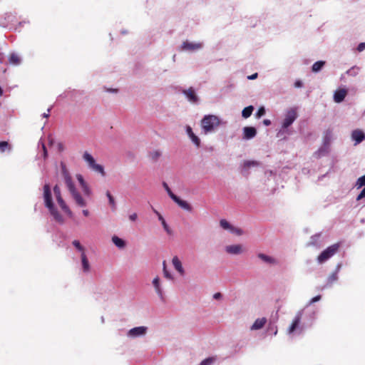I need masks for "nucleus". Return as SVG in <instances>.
Instances as JSON below:
<instances>
[{"label":"nucleus","mask_w":365,"mask_h":365,"mask_svg":"<svg viewBox=\"0 0 365 365\" xmlns=\"http://www.w3.org/2000/svg\"><path fill=\"white\" fill-rule=\"evenodd\" d=\"M61 171L66 187L68 190L69 193L76 205L80 207H86L88 205V202L80 193V192L76 189L71 174L67 169L66 165L63 163H61Z\"/></svg>","instance_id":"obj_1"},{"label":"nucleus","mask_w":365,"mask_h":365,"mask_svg":"<svg viewBox=\"0 0 365 365\" xmlns=\"http://www.w3.org/2000/svg\"><path fill=\"white\" fill-rule=\"evenodd\" d=\"M43 201L45 207L48 210L50 215L53 217V220L59 223H64L63 217L58 212L57 209L56 208L52 198V193L51 190L50 185L48 184H45L43 186Z\"/></svg>","instance_id":"obj_2"},{"label":"nucleus","mask_w":365,"mask_h":365,"mask_svg":"<svg viewBox=\"0 0 365 365\" xmlns=\"http://www.w3.org/2000/svg\"><path fill=\"white\" fill-rule=\"evenodd\" d=\"M221 119L215 115H205L200 122L202 130L207 135L215 131L221 125Z\"/></svg>","instance_id":"obj_3"},{"label":"nucleus","mask_w":365,"mask_h":365,"mask_svg":"<svg viewBox=\"0 0 365 365\" xmlns=\"http://www.w3.org/2000/svg\"><path fill=\"white\" fill-rule=\"evenodd\" d=\"M83 159L86 163L89 169L101 174V176L103 177L106 176V173L103 166L96 163L94 158L88 152H84V153L83 154Z\"/></svg>","instance_id":"obj_4"},{"label":"nucleus","mask_w":365,"mask_h":365,"mask_svg":"<svg viewBox=\"0 0 365 365\" xmlns=\"http://www.w3.org/2000/svg\"><path fill=\"white\" fill-rule=\"evenodd\" d=\"M303 316V310L299 311L292 320V324L287 329V334L294 336L295 334L299 335L303 331L302 327H300V322Z\"/></svg>","instance_id":"obj_5"},{"label":"nucleus","mask_w":365,"mask_h":365,"mask_svg":"<svg viewBox=\"0 0 365 365\" xmlns=\"http://www.w3.org/2000/svg\"><path fill=\"white\" fill-rule=\"evenodd\" d=\"M339 245L334 244L324 250L317 257V262L322 264L334 256L338 251Z\"/></svg>","instance_id":"obj_6"},{"label":"nucleus","mask_w":365,"mask_h":365,"mask_svg":"<svg viewBox=\"0 0 365 365\" xmlns=\"http://www.w3.org/2000/svg\"><path fill=\"white\" fill-rule=\"evenodd\" d=\"M202 42H195L186 40L180 46V49L187 53H195L203 48Z\"/></svg>","instance_id":"obj_7"},{"label":"nucleus","mask_w":365,"mask_h":365,"mask_svg":"<svg viewBox=\"0 0 365 365\" xmlns=\"http://www.w3.org/2000/svg\"><path fill=\"white\" fill-rule=\"evenodd\" d=\"M53 192H54L56 199L57 200V202H58V205L60 206V207L61 208V210L65 213H66L68 215L71 216L72 212L70 210V208L68 207V206L66 205L65 201L63 200V199L61 196V189L58 185H56L53 187Z\"/></svg>","instance_id":"obj_8"},{"label":"nucleus","mask_w":365,"mask_h":365,"mask_svg":"<svg viewBox=\"0 0 365 365\" xmlns=\"http://www.w3.org/2000/svg\"><path fill=\"white\" fill-rule=\"evenodd\" d=\"M297 112L296 108H292L287 110L282 126L283 128H289L297 119Z\"/></svg>","instance_id":"obj_9"},{"label":"nucleus","mask_w":365,"mask_h":365,"mask_svg":"<svg viewBox=\"0 0 365 365\" xmlns=\"http://www.w3.org/2000/svg\"><path fill=\"white\" fill-rule=\"evenodd\" d=\"M220 225L223 230L236 236H240L243 234V231L242 229L235 227L230 222L225 219L220 220Z\"/></svg>","instance_id":"obj_10"},{"label":"nucleus","mask_w":365,"mask_h":365,"mask_svg":"<svg viewBox=\"0 0 365 365\" xmlns=\"http://www.w3.org/2000/svg\"><path fill=\"white\" fill-rule=\"evenodd\" d=\"M182 93L190 103L194 105H198L200 103V98L197 95L194 88L190 87L187 89H184Z\"/></svg>","instance_id":"obj_11"},{"label":"nucleus","mask_w":365,"mask_h":365,"mask_svg":"<svg viewBox=\"0 0 365 365\" xmlns=\"http://www.w3.org/2000/svg\"><path fill=\"white\" fill-rule=\"evenodd\" d=\"M148 331V327L145 326L136 327L130 329L127 332V336L130 339L144 336Z\"/></svg>","instance_id":"obj_12"},{"label":"nucleus","mask_w":365,"mask_h":365,"mask_svg":"<svg viewBox=\"0 0 365 365\" xmlns=\"http://www.w3.org/2000/svg\"><path fill=\"white\" fill-rule=\"evenodd\" d=\"M225 250L227 254L231 255H238L245 252V249L242 245L236 244V245H227L225 247Z\"/></svg>","instance_id":"obj_13"},{"label":"nucleus","mask_w":365,"mask_h":365,"mask_svg":"<svg viewBox=\"0 0 365 365\" xmlns=\"http://www.w3.org/2000/svg\"><path fill=\"white\" fill-rule=\"evenodd\" d=\"M257 257L264 264L269 266H277L279 264V260L270 255L259 252L257 254Z\"/></svg>","instance_id":"obj_14"},{"label":"nucleus","mask_w":365,"mask_h":365,"mask_svg":"<svg viewBox=\"0 0 365 365\" xmlns=\"http://www.w3.org/2000/svg\"><path fill=\"white\" fill-rule=\"evenodd\" d=\"M351 138L354 141V145H356L365 140V133L361 129H356L351 132Z\"/></svg>","instance_id":"obj_15"},{"label":"nucleus","mask_w":365,"mask_h":365,"mask_svg":"<svg viewBox=\"0 0 365 365\" xmlns=\"http://www.w3.org/2000/svg\"><path fill=\"white\" fill-rule=\"evenodd\" d=\"M172 264L180 276L182 277L185 274V270L182 266V263L178 256H174L173 257Z\"/></svg>","instance_id":"obj_16"},{"label":"nucleus","mask_w":365,"mask_h":365,"mask_svg":"<svg viewBox=\"0 0 365 365\" xmlns=\"http://www.w3.org/2000/svg\"><path fill=\"white\" fill-rule=\"evenodd\" d=\"M152 284H153L155 291L156 294H158V296L159 297V298L160 299H163L164 294H163V288L161 286L160 277L158 276L155 277L153 279Z\"/></svg>","instance_id":"obj_17"},{"label":"nucleus","mask_w":365,"mask_h":365,"mask_svg":"<svg viewBox=\"0 0 365 365\" xmlns=\"http://www.w3.org/2000/svg\"><path fill=\"white\" fill-rule=\"evenodd\" d=\"M347 95V90L345 88H340L335 91L334 93V101L336 103H341Z\"/></svg>","instance_id":"obj_18"},{"label":"nucleus","mask_w":365,"mask_h":365,"mask_svg":"<svg viewBox=\"0 0 365 365\" xmlns=\"http://www.w3.org/2000/svg\"><path fill=\"white\" fill-rule=\"evenodd\" d=\"M257 135V130L254 127L246 126L243 128V139L250 140Z\"/></svg>","instance_id":"obj_19"},{"label":"nucleus","mask_w":365,"mask_h":365,"mask_svg":"<svg viewBox=\"0 0 365 365\" xmlns=\"http://www.w3.org/2000/svg\"><path fill=\"white\" fill-rule=\"evenodd\" d=\"M173 200L182 209L188 212H191L192 210V207L191 206L190 204H189L185 200H181L177 195L175 197H173Z\"/></svg>","instance_id":"obj_20"},{"label":"nucleus","mask_w":365,"mask_h":365,"mask_svg":"<svg viewBox=\"0 0 365 365\" xmlns=\"http://www.w3.org/2000/svg\"><path fill=\"white\" fill-rule=\"evenodd\" d=\"M153 212L158 216V218L159 220V221H160L163 227V229L168 234V235H171L173 233V231L170 228V227L168 226V225L167 224L166 221L165 220V219L163 218V217L162 216V215L158 212L156 210L153 209Z\"/></svg>","instance_id":"obj_21"},{"label":"nucleus","mask_w":365,"mask_h":365,"mask_svg":"<svg viewBox=\"0 0 365 365\" xmlns=\"http://www.w3.org/2000/svg\"><path fill=\"white\" fill-rule=\"evenodd\" d=\"M266 322H267V319L265 317L258 318L255 321L253 324L251 326L250 330L255 331V330L261 329L262 328L264 327Z\"/></svg>","instance_id":"obj_22"},{"label":"nucleus","mask_w":365,"mask_h":365,"mask_svg":"<svg viewBox=\"0 0 365 365\" xmlns=\"http://www.w3.org/2000/svg\"><path fill=\"white\" fill-rule=\"evenodd\" d=\"M81 265L83 272L85 273H88L90 272L91 267L90 264L87 257V255L86 253H83V255H81Z\"/></svg>","instance_id":"obj_23"},{"label":"nucleus","mask_w":365,"mask_h":365,"mask_svg":"<svg viewBox=\"0 0 365 365\" xmlns=\"http://www.w3.org/2000/svg\"><path fill=\"white\" fill-rule=\"evenodd\" d=\"M112 242L120 250H123L126 246V242L116 235L111 238Z\"/></svg>","instance_id":"obj_24"},{"label":"nucleus","mask_w":365,"mask_h":365,"mask_svg":"<svg viewBox=\"0 0 365 365\" xmlns=\"http://www.w3.org/2000/svg\"><path fill=\"white\" fill-rule=\"evenodd\" d=\"M9 61L11 65L19 66L21 63V58L18 53H12L9 56Z\"/></svg>","instance_id":"obj_25"},{"label":"nucleus","mask_w":365,"mask_h":365,"mask_svg":"<svg viewBox=\"0 0 365 365\" xmlns=\"http://www.w3.org/2000/svg\"><path fill=\"white\" fill-rule=\"evenodd\" d=\"M326 62L324 61H318L315 62L312 66V71L314 73L319 72L324 66Z\"/></svg>","instance_id":"obj_26"},{"label":"nucleus","mask_w":365,"mask_h":365,"mask_svg":"<svg viewBox=\"0 0 365 365\" xmlns=\"http://www.w3.org/2000/svg\"><path fill=\"white\" fill-rule=\"evenodd\" d=\"M254 110V107L252 106H249L245 107L242 111V116L244 118H248L251 116L252 112Z\"/></svg>","instance_id":"obj_27"},{"label":"nucleus","mask_w":365,"mask_h":365,"mask_svg":"<svg viewBox=\"0 0 365 365\" xmlns=\"http://www.w3.org/2000/svg\"><path fill=\"white\" fill-rule=\"evenodd\" d=\"M332 133L331 131L328 130L325 132L324 135V145L328 146L331 140Z\"/></svg>","instance_id":"obj_28"},{"label":"nucleus","mask_w":365,"mask_h":365,"mask_svg":"<svg viewBox=\"0 0 365 365\" xmlns=\"http://www.w3.org/2000/svg\"><path fill=\"white\" fill-rule=\"evenodd\" d=\"M72 245L76 248V250L81 253V255H83V253H86V248L83 245H81L78 240H73L72 242Z\"/></svg>","instance_id":"obj_29"},{"label":"nucleus","mask_w":365,"mask_h":365,"mask_svg":"<svg viewBox=\"0 0 365 365\" xmlns=\"http://www.w3.org/2000/svg\"><path fill=\"white\" fill-rule=\"evenodd\" d=\"M190 138V140H191V142L195 145V146L196 148H200V139L199 138V137L197 135H196L195 133L190 135L188 137Z\"/></svg>","instance_id":"obj_30"},{"label":"nucleus","mask_w":365,"mask_h":365,"mask_svg":"<svg viewBox=\"0 0 365 365\" xmlns=\"http://www.w3.org/2000/svg\"><path fill=\"white\" fill-rule=\"evenodd\" d=\"M163 272L164 277L168 279H173V274L167 269L166 262L163 261Z\"/></svg>","instance_id":"obj_31"},{"label":"nucleus","mask_w":365,"mask_h":365,"mask_svg":"<svg viewBox=\"0 0 365 365\" xmlns=\"http://www.w3.org/2000/svg\"><path fill=\"white\" fill-rule=\"evenodd\" d=\"M259 165L258 162L255 160H245L243 163V168L249 169L251 167L257 166Z\"/></svg>","instance_id":"obj_32"},{"label":"nucleus","mask_w":365,"mask_h":365,"mask_svg":"<svg viewBox=\"0 0 365 365\" xmlns=\"http://www.w3.org/2000/svg\"><path fill=\"white\" fill-rule=\"evenodd\" d=\"M162 185H163V187H164V189L165 190V191L167 192L168 195L170 196V197L172 200H173V197H175L176 195L172 192V190H170V188L168 186V185L167 184V182H163Z\"/></svg>","instance_id":"obj_33"},{"label":"nucleus","mask_w":365,"mask_h":365,"mask_svg":"<svg viewBox=\"0 0 365 365\" xmlns=\"http://www.w3.org/2000/svg\"><path fill=\"white\" fill-rule=\"evenodd\" d=\"M106 195L108 199L110 205L112 207L113 209H115V201L114 200V197L112 196V195L110 194V192L109 191H107L106 192Z\"/></svg>","instance_id":"obj_34"},{"label":"nucleus","mask_w":365,"mask_h":365,"mask_svg":"<svg viewBox=\"0 0 365 365\" xmlns=\"http://www.w3.org/2000/svg\"><path fill=\"white\" fill-rule=\"evenodd\" d=\"M161 155V152L158 150L151 151L149 154L150 158L153 160H157Z\"/></svg>","instance_id":"obj_35"},{"label":"nucleus","mask_w":365,"mask_h":365,"mask_svg":"<svg viewBox=\"0 0 365 365\" xmlns=\"http://www.w3.org/2000/svg\"><path fill=\"white\" fill-rule=\"evenodd\" d=\"M363 186H365V175L358 178L355 185V187L357 189H359Z\"/></svg>","instance_id":"obj_36"},{"label":"nucleus","mask_w":365,"mask_h":365,"mask_svg":"<svg viewBox=\"0 0 365 365\" xmlns=\"http://www.w3.org/2000/svg\"><path fill=\"white\" fill-rule=\"evenodd\" d=\"M216 361L215 357H209L201 361L200 365H212Z\"/></svg>","instance_id":"obj_37"},{"label":"nucleus","mask_w":365,"mask_h":365,"mask_svg":"<svg viewBox=\"0 0 365 365\" xmlns=\"http://www.w3.org/2000/svg\"><path fill=\"white\" fill-rule=\"evenodd\" d=\"M6 149H9V150H11V146L6 141H1L0 142V151L1 153L4 152Z\"/></svg>","instance_id":"obj_38"},{"label":"nucleus","mask_w":365,"mask_h":365,"mask_svg":"<svg viewBox=\"0 0 365 365\" xmlns=\"http://www.w3.org/2000/svg\"><path fill=\"white\" fill-rule=\"evenodd\" d=\"M81 189L83 190L84 195L86 196L89 197L92 193L91 189L90 188L88 184L81 186Z\"/></svg>","instance_id":"obj_39"},{"label":"nucleus","mask_w":365,"mask_h":365,"mask_svg":"<svg viewBox=\"0 0 365 365\" xmlns=\"http://www.w3.org/2000/svg\"><path fill=\"white\" fill-rule=\"evenodd\" d=\"M81 189L83 190L84 195L86 196L89 197L92 193L91 189L90 188L88 184L81 186Z\"/></svg>","instance_id":"obj_40"},{"label":"nucleus","mask_w":365,"mask_h":365,"mask_svg":"<svg viewBox=\"0 0 365 365\" xmlns=\"http://www.w3.org/2000/svg\"><path fill=\"white\" fill-rule=\"evenodd\" d=\"M337 279H338V276H337L336 272H333L332 274H331L329 276V277L327 279V282L329 284H331L332 283L336 282Z\"/></svg>","instance_id":"obj_41"},{"label":"nucleus","mask_w":365,"mask_h":365,"mask_svg":"<svg viewBox=\"0 0 365 365\" xmlns=\"http://www.w3.org/2000/svg\"><path fill=\"white\" fill-rule=\"evenodd\" d=\"M38 145H41L42 149H43V157L44 159H46L47 157H48V152H47L46 145H45L44 143L42 141L41 139H40V140L38 142Z\"/></svg>","instance_id":"obj_42"},{"label":"nucleus","mask_w":365,"mask_h":365,"mask_svg":"<svg viewBox=\"0 0 365 365\" xmlns=\"http://www.w3.org/2000/svg\"><path fill=\"white\" fill-rule=\"evenodd\" d=\"M265 112H266V110H265L264 107H263V106L260 107L258 109L257 112L256 113V117L258 118H261L262 116H263L265 114Z\"/></svg>","instance_id":"obj_43"},{"label":"nucleus","mask_w":365,"mask_h":365,"mask_svg":"<svg viewBox=\"0 0 365 365\" xmlns=\"http://www.w3.org/2000/svg\"><path fill=\"white\" fill-rule=\"evenodd\" d=\"M76 178H77L81 187L87 184L86 182V181L84 180L83 177L81 174H77Z\"/></svg>","instance_id":"obj_44"},{"label":"nucleus","mask_w":365,"mask_h":365,"mask_svg":"<svg viewBox=\"0 0 365 365\" xmlns=\"http://www.w3.org/2000/svg\"><path fill=\"white\" fill-rule=\"evenodd\" d=\"M185 132H186V134L187 135L188 137L190 135L194 134V132L192 131V128L190 125H186V127H185Z\"/></svg>","instance_id":"obj_45"},{"label":"nucleus","mask_w":365,"mask_h":365,"mask_svg":"<svg viewBox=\"0 0 365 365\" xmlns=\"http://www.w3.org/2000/svg\"><path fill=\"white\" fill-rule=\"evenodd\" d=\"M321 299V296L320 295H317L314 297H313L309 302V305L313 304V303H315L317 302H319V300Z\"/></svg>","instance_id":"obj_46"},{"label":"nucleus","mask_w":365,"mask_h":365,"mask_svg":"<svg viewBox=\"0 0 365 365\" xmlns=\"http://www.w3.org/2000/svg\"><path fill=\"white\" fill-rule=\"evenodd\" d=\"M365 197V187L361 190L360 194L357 196L356 200H360Z\"/></svg>","instance_id":"obj_47"},{"label":"nucleus","mask_w":365,"mask_h":365,"mask_svg":"<svg viewBox=\"0 0 365 365\" xmlns=\"http://www.w3.org/2000/svg\"><path fill=\"white\" fill-rule=\"evenodd\" d=\"M128 218L130 221L132 222H135L137 219H138V215L136 213H133V214H130L129 216H128Z\"/></svg>","instance_id":"obj_48"},{"label":"nucleus","mask_w":365,"mask_h":365,"mask_svg":"<svg viewBox=\"0 0 365 365\" xmlns=\"http://www.w3.org/2000/svg\"><path fill=\"white\" fill-rule=\"evenodd\" d=\"M365 49V43H360L357 46V51L361 52Z\"/></svg>","instance_id":"obj_49"},{"label":"nucleus","mask_w":365,"mask_h":365,"mask_svg":"<svg viewBox=\"0 0 365 365\" xmlns=\"http://www.w3.org/2000/svg\"><path fill=\"white\" fill-rule=\"evenodd\" d=\"M355 69L358 70V68L353 67L351 69L348 70L346 73L349 75L355 76L356 74V73H357V72L354 71Z\"/></svg>","instance_id":"obj_50"},{"label":"nucleus","mask_w":365,"mask_h":365,"mask_svg":"<svg viewBox=\"0 0 365 365\" xmlns=\"http://www.w3.org/2000/svg\"><path fill=\"white\" fill-rule=\"evenodd\" d=\"M303 86V83L300 80H297L294 83L295 88H302Z\"/></svg>","instance_id":"obj_51"},{"label":"nucleus","mask_w":365,"mask_h":365,"mask_svg":"<svg viewBox=\"0 0 365 365\" xmlns=\"http://www.w3.org/2000/svg\"><path fill=\"white\" fill-rule=\"evenodd\" d=\"M57 148H58V151H60V152H62L64 150V145L61 143H58L57 144Z\"/></svg>","instance_id":"obj_52"},{"label":"nucleus","mask_w":365,"mask_h":365,"mask_svg":"<svg viewBox=\"0 0 365 365\" xmlns=\"http://www.w3.org/2000/svg\"><path fill=\"white\" fill-rule=\"evenodd\" d=\"M213 298H214L215 299H220L222 298V294H221V293H220V292H217V293L214 294V295H213Z\"/></svg>","instance_id":"obj_53"},{"label":"nucleus","mask_w":365,"mask_h":365,"mask_svg":"<svg viewBox=\"0 0 365 365\" xmlns=\"http://www.w3.org/2000/svg\"><path fill=\"white\" fill-rule=\"evenodd\" d=\"M257 76H258L257 73H255L252 74L251 76H249L247 77V78L250 80H254L257 78Z\"/></svg>","instance_id":"obj_54"},{"label":"nucleus","mask_w":365,"mask_h":365,"mask_svg":"<svg viewBox=\"0 0 365 365\" xmlns=\"http://www.w3.org/2000/svg\"><path fill=\"white\" fill-rule=\"evenodd\" d=\"M50 110H51V108H48V109L47 110V112H46V113H43L42 114L43 118H48V116H49V115H50V114H49Z\"/></svg>","instance_id":"obj_55"},{"label":"nucleus","mask_w":365,"mask_h":365,"mask_svg":"<svg viewBox=\"0 0 365 365\" xmlns=\"http://www.w3.org/2000/svg\"><path fill=\"white\" fill-rule=\"evenodd\" d=\"M263 123H264V125H265L266 126H269V125H271V120H269V119H264V120H263Z\"/></svg>","instance_id":"obj_56"},{"label":"nucleus","mask_w":365,"mask_h":365,"mask_svg":"<svg viewBox=\"0 0 365 365\" xmlns=\"http://www.w3.org/2000/svg\"><path fill=\"white\" fill-rule=\"evenodd\" d=\"M54 143H55L54 139L53 138H51V137H48V145L50 146H51V145H53L54 144Z\"/></svg>","instance_id":"obj_57"},{"label":"nucleus","mask_w":365,"mask_h":365,"mask_svg":"<svg viewBox=\"0 0 365 365\" xmlns=\"http://www.w3.org/2000/svg\"><path fill=\"white\" fill-rule=\"evenodd\" d=\"M82 213L85 217H88L90 215L88 210L84 209L82 210Z\"/></svg>","instance_id":"obj_58"},{"label":"nucleus","mask_w":365,"mask_h":365,"mask_svg":"<svg viewBox=\"0 0 365 365\" xmlns=\"http://www.w3.org/2000/svg\"><path fill=\"white\" fill-rule=\"evenodd\" d=\"M341 267V264L339 263L336 265V269L334 271V272H336V274H338V272H339L340 269Z\"/></svg>","instance_id":"obj_59"},{"label":"nucleus","mask_w":365,"mask_h":365,"mask_svg":"<svg viewBox=\"0 0 365 365\" xmlns=\"http://www.w3.org/2000/svg\"><path fill=\"white\" fill-rule=\"evenodd\" d=\"M322 151H323L322 148L319 150V152H322Z\"/></svg>","instance_id":"obj_60"},{"label":"nucleus","mask_w":365,"mask_h":365,"mask_svg":"<svg viewBox=\"0 0 365 365\" xmlns=\"http://www.w3.org/2000/svg\"><path fill=\"white\" fill-rule=\"evenodd\" d=\"M363 115H365V110L364 111Z\"/></svg>","instance_id":"obj_61"}]
</instances>
